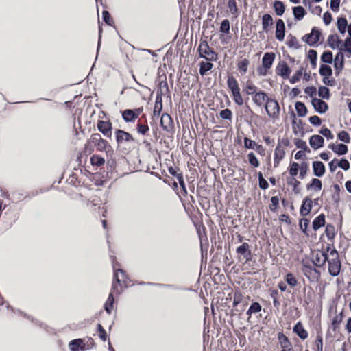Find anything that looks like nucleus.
Returning <instances> with one entry per match:
<instances>
[{"label": "nucleus", "mask_w": 351, "mask_h": 351, "mask_svg": "<svg viewBox=\"0 0 351 351\" xmlns=\"http://www.w3.org/2000/svg\"><path fill=\"white\" fill-rule=\"evenodd\" d=\"M327 252L328 253V257L327 259L328 265V272L332 276H337L339 275L341 263L339 259V256L337 251L335 247L328 245L326 248Z\"/></svg>", "instance_id": "obj_1"}, {"label": "nucleus", "mask_w": 351, "mask_h": 351, "mask_svg": "<svg viewBox=\"0 0 351 351\" xmlns=\"http://www.w3.org/2000/svg\"><path fill=\"white\" fill-rule=\"evenodd\" d=\"M197 51L199 57L207 61L215 62L217 60V53L210 47L206 40H200Z\"/></svg>", "instance_id": "obj_2"}, {"label": "nucleus", "mask_w": 351, "mask_h": 351, "mask_svg": "<svg viewBox=\"0 0 351 351\" xmlns=\"http://www.w3.org/2000/svg\"><path fill=\"white\" fill-rule=\"evenodd\" d=\"M265 108L267 114L269 118L274 120L279 119L280 106L276 99L269 98V100H267V102L265 104Z\"/></svg>", "instance_id": "obj_3"}, {"label": "nucleus", "mask_w": 351, "mask_h": 351, "mask_svg": "<svg viewBox=\"0 0 351 351\" xmlns=\"http://www.w3.org/2000/svg\"><path fill=\"white\" fill-rule=\"evenodd\" d=\"M328 253L324 251L317 250L312 254V261L314 265L321 267L327 261Z\"/></svg>", "instance_id": "obj_4"}, {"label": "nucleus", "mask_w": 351, "mask_h": 351, "mask_svg": "<svg viewBox=\"0 0 351 351\" xmlns=\"http://www.w3.org/2000/svg\"><path fill=\"white\" fill-rule=\"evenodd\" d=\"M89 143L93 144L99 152L104 151L108 145V142L103 139L98 133L93 134L90 136Z\"/></svg>", "instance_id": "obj_5"}, {"label": "nucleus", "mask_w": 351, "mask_h": 351, "mask_svg": "<svg viewBox=\"0 0 351 351\" xmlns=\"http://www.w3.org/2000/svg\"><path fill=\"white\" fill-rule=\"evenodd\" d=\"M116 141L118 145L134 141L132 134L122 130L118 129L115 131Z\"/></svg>", "instance_id": "obj_6"}, {"label": "nucleus", "mask_w": 351, "mask_h": 351, "mask_svg": "<svg viewBox=\"0 0 351 351\" xmlns=\"http://www.w3.org/2000/svg\"><path fill=\"white\" fill-rule=\"evenodd\" d=\"M97 128L105 136L112 138V123L110 121L99 120L97 123Z\"/></svg>", "instance_id": "obj_7"}, {"label": "nucleus", "mask_w": 351, "mask_h": 351, "mask_svg": "<svg viewBox=\"0 0 351 351\" xmlns=\"http://www.w3.org/2000/svg\"><path fill=\"white\" fill-rule=\"evenodd\" d=\"M321 32L316 27H313L311 34L305 36V41L310 45H313L319 41Z\"/></svg>", "instance_id": "obj_8"}, {"label": "nucleus", "mask_w": 351, "mask_h": 351, "mask_svg": "<svg viewBox=\"0 0 351 351\" xmlns=\"http://www.w3.org/2000/svg\"><path fill=\"white\" fill-rule=\"evenodd\" d=\"M269 99L265 92L259 91L254 94L252 100L256 106L261 107L264 104H265L267 102Z\"/></svg>", "instance_id": "obj_9"}, {"label": "nucleus", "mask_w": 351, "mask_h": 351, "mask_svg": "<svg viewBox=\"0 0 351 351\" xmlns=\"http://www.w3.org/2000/svg\"><path fill=\"white\" fill-rule=\"evenodd\" d=\"M276 72L279 75L285 79L290 75L291 70L286 62H281L276 67Z\"/></svg>", "instance_id": "obj_10"}, {"label": "nucleus", "mask_w": 351, "mask_h": 351, "mask_svg": "<svg viewBox=\"0 0 351 351\" xmlns=\"http://www.w3.org/2000/svg\"><path fill=\"white\" fill-rule=\"evenodd\" d=\"M311 103L315 110L319 113H324L328 110L327 104L320 99L313 98Z\"/></svg>", "instance_id": "obj_11"}, {"label": "nucleus", "mask_w": 351, "mask_h": 351, "mask_svg": "<svg viewBox=\"0 0 351 351\" xmlns=\"http://www.w3.org/2000/svg\"><path fill=\"white\" fill-rule=\"evenodd\" d=\"M285 25L282 19H278L276 24V37L278 40H283L285 38Z\"/></svg>", "instance_id": "obj_12"}, {"label": "nucleus", "mask_w": 351, "mask_h": 351, "mask_svg": "<svg viewBox=\"0 0 351 351\" xmlns=\"http://www.w3.org/2000/svg\"><path fill=\"white\" fill-rule=\"evenodd\" d=\"M237 253L243 256L245 261L250 259L251 252L250 250V245L247 243H243L241 245L239 246L236 250Z\"/></svg>", "instance_id": "obj_13"}, {"label": "nucleus", "mask_w": 351, "mask_h": 351, "mask_svg": "<svg viewBox=\"0 0 351 351\" xmlns=\"http://www.w3.org/2000/svg\"><path fill=\"white\" fill-rule=\"evenodd\" d=\"M340 50H342V48H340ZM344 64V56L341 51H340L335 56L334 60V66L337 70V73L339 74V72L343 69Z\"/></svg>", "instance_id": "obj_14"}, {"label": "nucleus", "mask_w": 351, "mask_h": 351, "mask_svg": "<svg viewBox=\"0 0 351 351\" xmlns=\"http://www.w3.org/2000/svg\"><path fill=\"white\" fill-rule=\"evenodd\" d=\"M139 113H140L139 109L136 110V112L132 110L128 109V110H125L122 112V117H123V119L126 122H132V121H134L138 117Z\"/></svg>", "instance_id": "obj_15"}, {"label": "nucleus", "mask_w": 351, "mask_h": 351, "mask_svg": "<svg viewBox=\"0 0 351 351\" xmlns=\"http://www.w3.org/2000/svg\"><path fill=\"white\" fill-rule=\"evenodd\" d=\"M275 60V54L274 53H265L262 59V64L265 69H269Z\"/></svg>", "instance_id": "obj_16"}, {"label": "nucleus", "mask_w": 351, "mask_h": 351, "mask_svg": "<svg viewBox=\"0 0 351 351\" xmlns=\"http://www.w3.org/2000/svg\"><path fill=\"white\" fill-rule=\"evenodd\" d=\"M160 125L165 130L169 131L172 128L173 125L171 116L168 114H163L160 119Z\"/></svg>", "instance_id": "obj_17"}, {"label": "nucleus", "mask_w": 351, "mask_h": 351, "mask_svg": "<svg viewBox=\"0 0 351 351\" xmlns=\"http://www.w3.org/2000/svg\"><path fill=\"white\" fill-rule=\"evenodd\" d=\"M324 138L319 135H313L310 138V145L314 149H317L323 146Z\"/></svg>", "instance_id": "obj_18"}, {"label": "nucleus", "mask_w": 351, "mask_h": 351, "mask_svg": "<svg viewBox=\"0 0 351 351\" xmlns=\"http://www.w3.org/2000/svg\"><path fill=\"white\" fill-rule=\"evenodd\" d=\"M313 206V202L309 198H306L302 203V205L300 208V214L302 216H306L308 215L312 209Z\"/></svg>", "instance_id": "obj_19"}, {"label": "nucleus", "mask_w": 351, "mask_h": 351, "mask_svg": "<svg viewBox=\"0 0 351 351\" xmlns=\"http://www.w3.org/2000/svg\"><path fill=\"white\" fill-rule=\"evenodd\" d=\"M313 173L317 177H322L325 173V167L323 162L315 161L313 162Z\"/></svg>", "instance_id": "obj_20"}, {"label": "nucleus", "mask_w": 351, "mask_h": 351, "mask_svg": "<svg viewBox=\"0 0 351 351\" xmlns=\"http://www.w3.org/2000/svg\"><path fill=\"white\" fill-rule=\"evenodd\" d=\"M293 332L301 339H305L308 337V332L304 328L301 322H298L293 327Z\"/></svg>", "instance_id": "obj_21"}, {"label": "nucleus", "mask_w": 351, "mask_h": 351, "mask_svg": "<svg viewBox=\"0 0 351 351\" xmlns=\"http://www.w3.org/2000/svg\"><path fill=\"white\" fill-rule=\"evenodd\" d=\"M278 340L282 349H287L288 350H292L291 343L284 334H278Z\"/></svg>", "instance_id": "obj_22"}, {"label": "nucleus", "mask_w": 351, "mask_h": 351, "mask_svg": "<svg viewBox=\"0 0 351 351\" xmlns=\"http://www.w3.org/2000/svg\"><path fill=\"white\" fill-rule=\"evenodd\" d=\"M302 267H303L302 271H303L304 275L308 278L311 276H313L314 273L319 274L315 268H313L310 264H308V262L304 261L302 263Z\"/></svg>", "instance_id": "obj_23"}, {"label": "nucleus", "mask_w": 351, "mask_h": 351, "mask_svg": "<svg viewBox=\"0 0 351 351\" xmlns=\"http://www.w3.org/2000/svg\"><path fill=\"white\" fill-rule=\"evenodd\" d=\"M325 224V216L324 214L319 215L313 221V228L317 230Z\"/></svg>", "instance_id": "obj_24"}, {"label": "nucleus", "mask_w": 351, "mask_h": 351, "mask_svg": "<svg viewBox=\"0 0 351 351\" xmlns=\"http://www.w3.org/2000/svg\"><path fill=\"white\" fill-rule=\"evenodd\" d=\"M227 85L231 90L232 93L240 90L237 80L233 76H229L227 80Z\"/></svg>", "instance_id": "obj_25"}, {"label": "nucleus", "mask_w": 351, "mask_h": 351, "mask_svg": "<svg viewBox=\"0 0 351 351\" xmlns=\"http://www.w3.org/2000/svg\"><path fill=\"white\" fill-rule=\"evenodd\" d=\"M273 25V19L271 15L265 14L262 18V27L265 32H267L269 26Z\"/></svg>", "instance_id": "obj_26"}, {"label": "nucleus", "mask_w": 351, "mask_h": 351, "mask_svg": "<svg viewBox=\"0 0 351 351\" xmlns=\"http://www.w3.org/2000/svg\"><path fill=\"white\" fill-rule=\"evenodd\" d=\"M294 18L296 20H302L306 14L305 10L302 6H296L293 8Z\"/></svg>", "instance_id": "obj_27"}, {"label": "nucleus", "mask_w": 351, "mask_h": 351, "mask_svg": "<svg viewBox=\"0 0 351 351\" xmlns=\"http://www.w3.org/2000/svg\"><path fill=\"white\" fill-rule=\"evenodd\" d=\"M330 147L339 155H343L347 153L348 147L344 144H339L337 145H331Z\"/></svg>", "instance_id": "obj_28"}, {"label": "nucleus", "mask_w": 351, "mask_h": 351, "mask_svg": "<svg viewBox=\"0 0 351 351\" xmlns=\"http://www.w3.org/2000/svg\"><path fill=\"white\" fill-rule=\"evenodd\" d=\"M329 46L332 49L339 48L341 40L337 35H330L328 38Z\"/></svg>", "instance_id": "obj_29"}, {"label": "nucleus", "mask_w": 351, "mask_h": 351, "mask_svg": "<svg viewBox=\"0 0 351 351\" xmlns=\"http://www.w3.org/2000/svg\"><path fill=\"white\" fill-rule=\"evenodd\" d=\"M285 154V151L279 147H277L274 153V164L275 166L278 165L279 162L284 158Z\"/></svg>", "instance_id": "obj_30"}, {"label": "nucleus", "mask_w": 351, "mask_h": 351, "mask_svg": "<svg viewBox=\"0 0 351 351\" xmlns=\"http://www.w3.org/2000/svg\"><path fill=\"white\" fill-rule=\"evenodd\" d=\"M199 73L203 76L206 75L208 71L212 69L213 64L211 62H201L199 63Z\"/></svg>", "instance_id": "obj_31"}, {"label": "nucleus", "mask_w": 351, "mask_h": 351, "mask_svg": "<svg viewBox=\"0 0 351 351\" xmlns=\"http://www.w3.org/2000/svg\"><path fill=\"white\" fill-rule=\"evenodd\" d=\"M295 110L300 117H304L307 113V108L306 106L300 101H297L295 103Z\"/></svg>", "instance_id": "obj_32"}, {"label": "nucleus", "mask_w": 351, "mask_h": 351, "mask_svg": "<svg viewBox=\"0 0 351 351\" xmlns=\"http://www.w3.org/2000/svg\"><path fill=\"white\" fill-rule=\"evenodd\" d=\"M228 7L231 14L234 16L237 17L239 15V10L237 8L236 0H228Z\"/></svg>", "instance_id": "obj_33"}, {"label": "nucleus", "mask_w": 351, "mask_h": 351, "mask_svg": "<svg viewBox=\"0 0 351 351\" xmlns=\"http://www.w3.org/2000/svg\"><path fill=\"white\" fill-rule=\"evenodd\" d=\"M274 8L276 14L278 16H282L284 14L285 7L282 2L280 1H276L274 3Z\"/></svg>", "instance_id": "obj_34"}, {"label": "nucleus", "mask_w": 351, "mask_h": 351, "mask_svg": "<svg viewBox=\"0 0 351 351\" xmlns=\"http://www.w3.org/2000/svg\"><path fill=\"white\" fill-rule=\"evenodd\" d=\"M348 25V21L346 19L341 17L337 20V28L340 33L344 34Z\"/></svg>", "instance_id": "obj_35"}, {"label": "nucleus", "mask_w": 351, "mask_h": 351, "mask_svg": "<svg viewBox=\"0 0 351 351\" xmlns=\"http://www.w3.org/2000/svg\"><path fill=\"white\" fill-rule=\"evenodd\" d=\"M257 90V87L254 84V83L251 81H247L245 86L244 87L243 90L245 91V93L247 95H252L254 93H256Z\"/></svg>", "instance_id": "obj_36"}, {"label": "nucleus", "mask_w": 351, "mask_h": 351, "mask_svg": "<svg viewBox=\"0 0 351 351\" xmlns=\"http://www.w3.org/2000/svg\"><path fill=\"white\" fill-rule=\"evenodd\" d=\"M343 318V313L341 311L339 314L335 315L333 317L332 322V326L334 331L336 330V329L339 327V324L341 323Z\"/></svg>", "instance_id": "obj_37"}, {"label": "nucleus", "mask_w": 351, "mask_h": 351, "mask_svg": "<svg viewBox=\"0 0 351 351\" xmlns=\"http://www.w3.org/2000/svg\"><path fill=\"white\" fill-rule=\"evenodd\" d=\"M119 275H121L122 278L123 277L124 272L122 269H118L114 273V278L116 279V282H113L112 284L113 291H116L118 289V285H120L121 279Z\"/></svg>", "instance_id": "obj_38"}, {"label": "nucleus", "mask_w": 351, "mask_h": 351, "mask_svg": "<svg viewBox=\"0 0 351 351\" xmlns=\"http://www.w3.org/2000/svg\"><path fill=\"white\" fill-rule=\"evenodd\" d=\"M90 163L95 166H101L105 163V159L98 155H93L90 158Z\"/></svg>", "instance_id": "obj_39"}, {"label": "nucleus", "mask_w": 351, "mask_h": 351, "mask_svg": "<svg viewBox=\"0 0 351 351\" xmlns=\"http://www.w3.org/2000/svg\"><path fill=\"white\" fill-rule=\"evenodd\" d=\"M319 73L324 77H330L332 75V71L330 66L322 64L319 69Z\"/></svg>", "instance_id": "obj_40"}, {"label": "nucleus", "mask_w": 351, "mask_h": 351, "mask_svg": "<svg viewBox=\"0 0 351 351\" xmlns=\"http://www.w3.org/2000/svg\"><path fill=\"white\" fill-rule=\"evenodd\" d=\"M322 184L320 180L317 178H313L311 184L308 186V189L311 188L315 191H319L322 189Z\"/></svg>", "instance_id": "obj_41"}, {"label": "nucleus", "mask_w": 351, "mask_h": 351, "mask_svg": "<svg viewBox=\"0 0 351 351\" xmlns=\"http://www.w3.org/2000/svg\"><path fill=\"white\" fill-rule=\"evenodd\" d=\"M114 302V297L112 293H110L108 300L105 304V310L110 314L112 311Z\"/></svg>", "instance_id": "obj_42"}, {"label": "nucleus", "mask_w": 351, "mask_h": 351, "mask_svg": "<svg viewBox=\"0 0 351 351\" xmlns=\"http://www.w3.org/2000/svg\"><path fill=\"white\" fill-rule=\"evenodd\" d=\"M82 340L81 339H77L73 340L69 343V348L71 351H77L79 348L81 346L82 343Z\"/></svg>", "instance_id": "obj_43"}, {"label": "nucleus", "mask_w": 351, "mask_h": 351, "mask_svg": "<svg viewBox=\"0 0 351 351\" xmlns=\"http://www.w3.org/2000/svg\"><path fill=\"white\" fill-rule=\"evenodd\" d=\"M318 95L320 97L328 99L330 97V90L326 86H321L319 88Z\"/></svg>", "instance_id": "obj_44"}, {"label": "nucleus", "mask_w": 351, "mask_h": 351, "mask_svg": "<svg viewBox=\"0 0 351 351\" xmlns=\"http://www.w3.org/2000/svg\"><path fill=\"white\" fill-rule=\"evenodd\" d=\"M332 53L329 51H324L321 57L322 61L325 63H332Z\"/></svg>", "instance_id": "obj_45"}, {"label": "nucleus", "mask_w": 351, "mask_h": 351, "mask_svg": "<svg viewBox=\"0 0 351 351\" xmlns=\"http://www.w3.org/2000/svg\"><path fill=\"white\" fill-rule=\"evenodd\" d=\"M249 64L250 62L247 59H243L238 63V68L243 73H245L247 71Z\"/></svg>", "instance_id": "obj_46"}, {"label": "nucleus", "mask_w": 351, "mask_h": 351, "mask_svg": "<svg viewBox=\"0 0 351 351\" xmlns=\"http://www.w3.org/2000/svg\"><path fill=\"white\" fill-rule=\"evenodd\" d=\"M248 160L250 165L252 166L257 167L259 166V162L256 155L253 152H250L247 155Z\"/></svg>", "instance_id": "obj_47"}, {"label": "nucleus", "mask_w": 351, "mask_h": 351, "mask_svg": "<svg viewBox=\"0 0 351 351\" xmlns=\"http://www.w3.org/2000/svg\"><path fill=\"white\" fill-rule=\"evenodd\" d=\"M219 115H220L221 119H227V120H230V121H231L232 117V111L230 109H228V108L222 110L220 112Z\"/></svg>", "instance_id": "obj_48"}, {"label": "nucleus", "mask_w": 351, "mask_h": 351, "mask_svg": "<svg viewBox=\"0 0 351 351\" xmlns=\"http://www.w3.org/2000/svg\"><path fill=\"white\" fill-rule=\"evenodd\" d=\"M232 96H233V99L234 101V102L239 105V106H241L243 104V99L242 98V96L240 93V90L237 91V92H234L232 93Z\"/></svg>", "instance_id": "obj_49"}, {"label": "nucleus", "mask_w": 351, "mask_h": 351, "mask_svg": "<svg viewBox=\"0 0 351 351\" xmlns=\"http://www.w3.org/2000/svg\"><path fill=\"white\" fill-rule=\"evenodd\" d=\"M308 163L304 162L301 164V165L300 166V178L301 179H303L306 173H307V171H308Z\"/></svg>", "instance_id": "obj_50"}, {"label": "nucleus", "mask_w": 351, "mask_h": 351, "mask_svg": "<svg viewBox=\"0 0 351 351\" xmlns=\"http://www.w3.org/2000/svg\"><path fill=\"white\" fill-rule=\"evenodd\" d=\"M287 282L291 287H294L297 285L298 281L292 274H288L286 276Z\"/></svg>", "instance_id": "obj_51"}, {"label": "nucleus", "mask_w": 351, "mask_h": 351, "mask_svg": "<svg viewBox=\"0 0 351 351\" xmlns=\"http://www.w3.org/2000/svg\"><path fill=\"white\" fill-rule=\"evenodd\" d=\"M299 169H300V165H298V163L293 162L290 165L289 174L292 177H294L298 174Z\"/></svg>", "instance_id": "obj_52"}, {"label": "nucleus", "mask_w": 351, "mask_h": 351, "mask_svg": "<svg viewBox=\"0 0 351 351\" xmlns=\"http://www.w3.org/2000/svg\"><path fill=\"white\" fill-rule=\"evenodd\" d=\"M220 31L224 34H227L230 31V22L228 19H224L220 26Z\"/></svg>", "instance_id": "obj_53"}, {"label": "nucleus", "mask_w": 351, "mask_h": 351, "mask_svg": "<svg viewBox=\"0 0 351 351\" xmlns=\"http://www.w3.org/2000/svg\"><path fill=\"white\" fill-rule=\"evenodd\" d=\"M338 138L341 141H343L345 143H348L350 142V136L348 134V133L346 131H341L339 134H338Z\"/></svg>", "instance_id": "obj_54"}, {"label": "nucleus", "mask_w": 351, "mask_h": 351, "mask_svg": "<svg viewBox=\"0 0 351 351\" xmlns=\"http://www.w3.org/2000/svg\"><path fill=\"white\" fill-rule=\"evenodd\" d=\"M308 58L311 61V63L315 67L316 65V59H317V52L315 50H310L308 52Z\"/></svg>", "instance_id": "obj_55"}, {"label": "nucleus", "mask_w": 351, "mask_h": 351, "mask_svg": "<svg viewBox=\"0 0 351 351\" xmlns=\"http://www.w3.org/2000/svg\"><path fill=\"white\" fill-rule=\"evenodd\" d=\"M256 143L254 141L250 140L247 138H244V146L247 149H254Z\"/></svg>", "instance_id": "obj_56"}, {"label": "nucleus", "mask_w": 351, "mask_h": 351, "mask_svg": "<svg viewBox=\"0 0 351 351\" xmlns=\"http://www.w3.org/2000/svg\"><path fill=\"white\" fill-rule=\"evenodd\" d=\"M319 133L324 136L328 139H332L334 138L333 134L330 130L328 128H323L319 131Z\"/></svg>", "instance_id": "obj_57"}, {"label": "nucleus", "mask_w": 351, "mask_h": 351, "mask_svg": "<svg viewBox=\"0 0 351 351\" xmlns=\"http://www.w3.org/2000/svg\"><path fill=\"white\" fill-rule=\"evenodd\" d=\"M338 166L343 170L347 171L350 168V163L346 159L343 158L338 162Z\"/></svg>", "instance_id": "obj_58"}, {"label": "nucleus", "mask_w": 351, "mask_h": 351, "mask_svg": "<svg viewBox=\"0 0 351 351\" xmlns=\"http://www.w3.org/2000/svg\"><path fill=\"white\" fill-rule=\"evenodd\" d=\"M302 71L298 70L296 71V73L290 78V82L291 84H295L297 82H298L300 79V77L302 76Z\"/></svg>", "instance_id": "obj_59"}, {"label": "nucleus", "mask_w": 351, "mask_h": 351, "mask_svg": "<svg viewBox=\"0 0 351 351\" xmlns=\"http://www.w3.org/2000/svg\"><path fill=\"white\" fill-rule=\"evenodd\" d=\"M332 20V15L330 12H326L323 15V21L326 25H328L331 23Z\"/></svg>", "instance_id": "obj_60"}, {"label": "nucleus", "mask_w": 351, "mask_h": 351, "mask_svg": "<svg viewBox=\"0 0 351 351\" xmlns=\"http://www.w3.org/2000/svg\"><path fill=\"white\" fill-rule=\"evenodd\" d=\"M149 130V127L147 125L138 123L137 125V131L141 134H145Z\"/></svg>", "instance_id": "obj_61"}, {"label": "nucleus", "mask_w": 351, "mask_h": 351, "mask_svg": "<svg viewBox=\"0 0 351 351\" xmlns=\"http://www.w3.org/2000/svg\"><path fill=\"white\" fill-rule=\"evenodd\" d=\"M309 122L314 125H319L322 123L321 119L318 116L314 115L309 118Z\"/></svg>", "instance_id": "obj_62"}, {"label": "nucleus", "mask_w": 351, "mask_h": 351, "mask_svg": "<svg viewBox=\"0 0 351 351\" xmlns=\"http://www.w3.org/2000/svg\"><path fill=\"white\" fill-rule=\"evenodd\" d=\"M250 312H253L254 313L260 312L262 308L261 304L258 302H254L250 306Z\"/></svg>", "instance_id": "obj_63"}, {"label": "nucleus", "mask_w": 351, "mask_h": 351, "mask_svg": "<svg viewBox=\"0 0 351 351\" xmlns=\"http://www.w3.org/2000/svg\"><path fill=\"white\" fill-rule=\"evenodd\" d=\"M344 50L351 53V38H347L344 43Z\"/></svg>", "instance_id": "obj_64"}]
</instances>
